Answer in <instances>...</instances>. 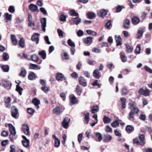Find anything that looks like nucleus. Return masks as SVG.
<instances>
[{
    "label": "nucleus",
    "instance_id": "f257e3e1",
    "mask_svg": "<svg viewBox=\"0 0 152 152\" xmlns=\"http://www.w3.org/2000/svg\"><path fill=\"white\" fill-rule=\"evenodd\" d=\"M11 115L14 118L17 119L19 117L18 110L15 106H12L11 109Z\"/></svg>",
    "mask_w": 152,
    "mask_h": 152
},
{
    "label": "nucleus",
    "instance_id": "cd10ccee",
    "mask_svg": "<svg viewBox=\"0 0 152 152\" xmlns=\"http://www.w3.org/2000/svg\"><path fill=\"white\" fill-rule=\"evenodd\" d=\"M126 99L125 97H121L120 99V102L121 103L122 107L123 109H124L126 107Z\"/></svg>",
    "mask_w": 152,
    "mask_h": 152
},
{
    "label": "nucleus",
    "instance_id": "6ab92c4d",
    "mask_svg": "<svg viewBox=\"0 0 152 152\" xmlns=\"http://www.w3.org/2000/svg\"><path fill=\"white\" fill-rule=\"evenodd\" d=\"M32 102L34 104L37 109L39 108V105L40 103V101L38 99L36 98H34L33 99L32 101Z\"/></svg>",
    "mask_w": 152,
    "mask_h": 152
},
{
    "label": "nucleus",
    "instance_id": "423d86ee",
    "mask_svg": "<svg viewBox=\"0 0 152 152\" xmlns=\"http://www.w3.org/2000/svg\"><path fill=\"white\" fill-rule=\"evenodd\" d=\"M22 130L26 135H30L29 128L27 124H24L22 125Z\"/></svg>",
    "mask_w": 152,
    "mask_h": 152
},
{
    "label": "nucleus",
    "instance_id": "c85d7f7f",
    "mask_svg": "<svg viewBox=\"0 0 152 152\" xmlns=\"http://www.w3.org/2000/svg\"><path fill=\"white\" fill-rule=\"evenodd\" d=\"M69 15L71 16H78L79 14L74 9L70 10L68 12Z\"/></svg>",
    "mask_w": 152,
    "mask_h": 152
},
{
    "label": "nucleus",
    "instance_id": "5fc2aeb1",
    "mask_svg": "<svg viewBox=\"0 0 152 152\" xmlns=\"http://www.w3.org/2000/svg\"><path fill=\"white\" fill-rule=\"evenodd\" d=\"M4 15L5 18L6 20H11L12 16L11 14H10L8 13H6Z\"/></svg>",
    "mask_w": 152,
    "mask_h": 152
},
{
    "label": "nucleus",
    "instance_id": "6e6552de",
    "mask_svg": "<svg viewBox=\"0 0 152 152\" xmlns=\"http://www.w3.org/2000/svg\"><path fill=\"white\" fill-rule=\"evenodd\" d=\"M39 35L38 33H34L31 36V40L33 41L36 42V44H38L39 40V38L38 37Z\"/></svg>",
    "mask_w": 152,
    "mask_h": 152
},
{
    "label": "nucleus",
    "instance_id": "473e14b6",
    "mask_svg": "<svg viewBox=\"0 0 152 152\" xmlns=\"http://www.w3.org/2000/svg\"><path fill=\"white\" fill-rule=\"evenodd\" d=\"M103 120L104 124L109 123L111 121V119L109 118L106 116H104Z\"/></svg>",
    "mask_w": 152,
    "mask_h": 152
},
{
    "label": "nucleus",
    "instance_id": "1a4fd4ad",
    "mask_svg": "<svg viewBox=\"0 0 152 152\" xmlns=\"http://www.w3.org/2000/svg\"><path fill=\"white\" fill-rule=\"evenodd\" d=\"M69 99L70 103L72 104H75L78 102V100L73 94H71L69 96Z\"/></svg>",
    "mask_w": 152,
    "mask_h": 152
},
{
    "label": "nucleus",
    "instance_id": "9d476101",
    "mask_svg": "<svg viewBox=\"0 0 152 152\" xmlns=\"http://www.w3.org/2000/svg\"><path fill=\"white\" fill-rule=\"evenodd\" d=\"M28 8L33 12H39L37 6L33 4H31L29 5Z\"/></svg>",
    "mask_w": 152,
    "mask_h": 152
},
{
    "label": "nucleus",
    "instance_id": "864d4df0",
    "mask_svg": "<svg viewBox=\"0 0 152 152\" xmlns=\"http://www.w3.org/2000/svg\"><path fill=\"white\" fill-rule=\"evenodd\" d=\"M40 22L41 23L42 26H46V19L45 18H42Z\"/></svg>",
    "mask_w": 152,
    "mask_h": 152
},
{
    "label": "nucleus",
    "instance_id": "4468645a",
    "mask_svg": "<svg viewBox=\"0 0 152 152\" xmlns=\"http://www.w3.org/2000/svg\"><path fill=\"white\" fill-rule=\"evenodd\" d=\"M115 39L116 43V46H118L121 45L122 44V39L120 35L117 36H115Z\"/></svg>",
    "mask_w": 152,
    "mask_h": 152
},
{
    "label": "nucleus",
    "instance_id": "4c0bfd02",
    "mask_svg": "<svg viewBox=\"0 0 152 152\" xmlns=\"http://www.w3.org/2000/svg\"><path fill=\"white\" fill-rule=\"evenodd\" d=\"M39 54L40 56L43 59H45L46 58V55L45 51L44 50H42L39 52Z\"/></svg>",
    "mask_w": 152,
    "mask_h": 152
},
{
    "label": "nucleus",
    "instance_id": "49530a36",
    "mask_svg": "<svg viewBox=\"0 0 152 152\" xmlns=\"http://www.w3.org/2000/svg\"><path fill=\"white\" fill-rule=\"evenodd\" d=\"M133 143L134 144H136L137 145H142V143L143 142L139 141L138 139L136 138L133 139Z\"/></svg>",
    "mask_w": 152,
    "mask_h": 152
},
{
    "label": "nucleus",
    "instance_id": "f704fd0d",
    "mask_svg": "<svg viewBox=\"0 0 152 152\" xmlns=\"http://www.w3.org/2000/svg\"><path fill=\"white\" fill-rule=\"evenodd\" d=\"M89 115L90 114L89 113H87L86 114H84V119L85 121L86 122L87 124L88 123L90 120Z\"/></svg>",
    "mask_w": 152,
    "mask_h": 152
},
{
    "label": "nucleus",
    "instance_id": "774afa93",
    "mask_svg": "<svg viewBox=\"0 0 152 152\" xmlns=\"http://www.w3.org/2000/svg\"><path fill=\"white\" fill-rule=\"evenodd\" d=\"M15 146L14 145H11L10 146V152H15Z\"/></svg>",
    "mask_w": 152,
    "mask_h": 152
},
{
    "label": "nucleus",
    "instance_id": "79ce46f5",
    "mask_svg": "<svg viewBox=\"0 0 152 152\" xmlns=\"http://www.w3.org/2000/svg\"><path fill=\"white\" fill-rule=\"evenodd\" d=\"M87 18L90 19H92L96 16L94 12H88L87 14Z\"/></svg>",
    "mask_w": 152,
    "mask_h": 152
},
{
    "label": "nucleus",
    "instance_id": "ddd939ff",
    "mask_svg": "<svg viewBox=\"0 0 152 152\" xmlns=\"http://www.w3.org/2000/svg\"><path fill=\"white\" fill-rule=\"evenodd\" d=\"M121 60L123 62H125L127 61V58L126 56L125 53L123 51L121 52L120 54Z\"/></svg>",
    "mask_w": 152,
    "mask_h": 152
},
{
    "label": "nucleus",
    "instance_id": "603ef678",
    "mask_svg": "<svg viewBox=\"0 0 152 152\" xmlns=\"http://www.w3.org/2000/svg\"><path fill=\"white\" fill-rule=\"evenodd\" d=\"M66 16L63 14H61L60 15L59 20L61 21L64 22L66 20Z\"/></svg>",
    "mask_w": 152,
    "mask_h": 152
},
{
    "label": "nucleus",
    "instance_id": "69168bd1",
    "mask_svg": "<svg viewBox=\"0 0 152 152\" xmlns=\"http://www.w3.org/2000/svg\"><path fill=\"white\" fill-rule=\"evenodd\" d=\"M83 134L81 133L80 134H78V141L79 143H80L81 140H82Z\"/></svg>",
    "mask_w": 152,
    "mask_h": 152
},
{
    "label": "nucleus",
    "instance_id": "c9c22d12",
    "mask_svg": "<svg viewBox=\"0 0 152 152\" xmlns=\"http://www.w3.org/2000/svg\"><path fill=\"white\" fill-rule=\"evenodd\" d=\"M141 50V46L140 44L137 45L136 48L134 50V53L136 55L139 54L140 53Z\"/></svg>",
    "mask_w": 152,
    "mask_h": 152
},
{
    "label": "nucleus",
    "instance_id": "09e8293b",
    "mask_svg": "<svg viewBox=\"0 0 152 152\" xmlns=\"http://www.w3.org/2000/svg\"><path fill=\"white\" fill-rule=\"evenodd\" d=\"M29 68L30 69H34L37 68L38 65L35 64L30 63L29 65Z\"/></svg>",
    "mask_w": 152,
    "mask_h": 152
},
{
    "label": "nucleus",
    "instance_id": "7c9ffc66",
    "mask_svg": "<svg viewBox=\"0 0 152 152\" xmlns=\"http://www.w3.org/2000/svg\"><path fill=\"white\" fill-rule=\"evenodd\" d=\"M72 20L76 25H77L79 24L81 22V19L79 18L78 16H77V17L74 18H72Z\"/></svg>",
    "mask_w": 152,
    "mask_h": 152
},
{
    "label": "nucleus",
    "instance_id": "412c9836",
    "mask_svg": "<svg viewBox=\"0 0 152 152\" xmlns=\"http://www.w3.org/2000/svg\"><path fill=\"white\" fill-rule=\"evenodd\" d=\"M3 86H4L5 88L7 89H10L11 86V84L10 82L8 81H5L4 83H3Z\"/></svg>",
    "mask_w": 152,
    "mask_h": 152
},
{
    "label": "nucleus",
    "instance_id": "f8f14e48",
    "mask_svg": "<svg viewBox=\"0 0 152 152\" xmlns=\"http://www.w3.org/2000/svg\"><path fill=\"white\" fill-rule=\"evenodd\" d=\"M140 19L137 16H133L131 19L132 23L134 25H137L140 22Z\"/></svg>",
    "mask_w": 152,
    "mask_h": 152
},
{
    "label": "nucleus",
    "instance_id": "a211bd4d",
    "mask_svg": "<svg viewBox=\"0 0 152 152\" xmlns=\"http://www.w3.org/2000/svg\"><path fill=\"white\" fill-rule=\"evenodd\" d=\"M91 112L92 114L98 112L99 110V106L97 105H95L91 107Z\"/></svg>",
    "mask_w": 152,
    "mask_h": 152
},
{
    "label": "nucleus",
    "instance_id": "37998d69",
    "mask_svg": "<svg viewBox=\"0 0 152 152\" xmlns=\"http://www.w3.org/2000/svg\"><path fill=\"white\" fill-rule=\"evenodd\" d=\"M22 143L23 146L26 147H28L29 146V141L28 140H22Z\"/></svg>",
    "mask_w": 152,
    "mask_h": 152
},
{
    "label": "nucleus",
    "instance_id": "338daca9",
    "mask_svg": "<svg viewBox=\"0 0 152 152\" xmlns=\"http://www.w3.org/2000/svg\"><path fill=\"white\" fill-rule=\"evenodd\" d=\"M147 15V14L145 12H142L141 15V18L142 20H144L145 19L146 16Z\"/></svg>",
    "mask_w": 152,
    "mask_h": 152
},
{
    "label": "nucleus",
    "instance_id": "5701e85b",
    "mask_svg": "<svg viewBox=\"0 0 152 152\" xmlns=\"http://www.w3.org/2000/svg\"><path fill=\"white\" fill-rule=\"evenodd\" d=\"M21 72L19 74V76L23 77H25L27 73L26 70L24 67H22L21 68Z\"/></svg>",
    "mask_w": 152,
    "mask_h": 152
},
{
    "label": "nucleus",
    "instance_id": "680f3d73",
    "mask_svg": "<svg viewBox=\"0 0 152 152\" xmlns=\"http://www.w3.org/2000/svg\"><path fill=\"white\" fill-rule=\"evenodd\" d=\"M128 93V91L126 88H124L122 89L121 92V94L122 95H126Z\"/></svg>",
    "mask_w": 152,
    "mask_h": 152
},
{
    "label": "nucleus",
    "instance_id": "e2e57ef3",
    "mask_svg": "<svg viewBox=\"0 0 152 152\" xmlns=\"http://www.w3.org/2000/svg\"><path fill=\"white\" fill-rule=\"evenodd\" d=\"M70 76L72 78H77L78 77V75L75 72H74L70 74Z\"/></svg>",
    "mask_w": 152,
    "mask_h": 152
},
{
    "label": "nucleus",
    "instance_id": "0e129e2a",
    "mask_svg": "<svg viewBox=\"0 0 152 152\" xmlns=\"http://www.w3.org/2000/svg\"><path fill=\"white\" fill-rule=\"evenodd\" d=\"M145 69L147 72L150 73H152V69L148 66L145 65Z\"/></svg>",
    "mask_w": 152,
    "mask_h": 152
},
{
    "label": "nucleus",
    "instance_id": "4d7b16f0",
    "mask_svg": "<svg viewBox=\"0 0 152 152\" xmlns=\"http://www.w3.org/2000/svg\"><path fill=\"white\" fill-rule=\"evenodd\" d=\"M27 112L29 114L32 115L34 113L35 110L31 108H29L27 109Z\"/></svg>",
    "mask_w": 152,
    "mask_h": 152
},
{
    "label": "nucleus",
    "instance_id": "20e7f679",
    "mask_svg": "<svg viewBox=\"0 0 152 152\" xmlns=\"http://www.w3.org/2000/svg\"><path fill=\"white\" fill-rule=\"evenodd\" d=\"M70 119L67 117H65L62 122V126L65 129H67L69 126Z\"/></svg>",
    "mask_w": 152,
    "mask_h": 152
},
{
    "label": "nucleus",
    "instance_id": "c756f323",
    "mask_svg": "<svg viewBox=\"0 0 152 152\" xmlns=\"http://www.w3.org/2000/svg\"><path fill=\"white\" fill-rule=\"evenodd\" d=\"M19 45L22 48L25 47V40L23 38H21L20 39L19 41Z\"/></svg>",
    "mask_w": 152,
    "mask_h": 152
},
{
    "label": "nucleus",
    "instance_id": "b1692460",
    "mask_svg": "<svg viewBox=\"0 0 152 152\" xmlns=\"http://www.w3.org/2000/svg\"><path fill=\"white\" fill-rule=\"evenodd\" d=\"M11 39L12 42L15 45H16L18 44V40L16 39L15 36L14 34L11 35Z\"/></svg>",
    "mask_w": 152,
    "mask_h": 152
},
{
    "label": "nucleus",
    "instance_id": "f3484780",
    "mask_svg": "<svg viewBox=\"0 0 152 152\" xmlns=\"http://www.w3.org/2000/svg\"><path fill=\"white\" fill-rule=\"evenodd\" d=\"M125 129L128 133H130L134 130V126L132 125H127L126 126Z\"/></svg>",
    "mask_w": 152,
    "mask_h": 152
},
{
    "label": "nucleus",
    "instance_id": "2f4dec72",
    "mask_svg": "<svg viewBox=\"0 0 152 152\" xmlns=\"http://www.w3.org/2000/svg\"><path fill=\"white\" fill-rule=\"evenodd\" d=\"M28 26L31 27L32 24V16L30 13H28Z\"/></svg>",
    "mask_w": 152,
    "mask_h": 152
},
{
    "label": "nucleus",
    "instance_id": "aec40b11",
    "mask_svg": "<svg viewBox=\"0 0 152 152\" xmlns=\"http://www.w3.org/2000/svg\"><path fill=\"white\" fill-rule=\"evenodd\" d=\"M93 37H87L83 39V40L84 43L86 44H90L91 42L92 41Z\"/></svg>",
    "mask_w": 152,
    "mask_h": 152
},
{
    "label": "nucleus",
    "instance_id": "a878e982",
    "mask_svg": "<svg viewBox=\"0 0 152 152\" xmlns=\"http://www.w3.org/2000/svg\"><path fill=\"white\" fill-rule=\"evenodd\" d=\"M82 91L83 90L81 87L79 85H77L76 88V93L77 94L78 96H80Z\"/></svg>",
    "mask_w": 152,
    "mask_h": 152
},
{
    "label": "nucleus",
    "instance_id": "de8ad7c7",
    "mask_svg": "<svg viewBox=\"0 0 152 152\" xmlns=\"http://www.w3.org/2000/svg\"><path fill=\"white\" fill-rule=\"evenodd\" d=\"M119 125V122L117 120L114 121L111 124V126L113 128L116 127L117 126H118Z\"/></svg>",
    "mask_w": 152,
    "mask_h": 152
},
{
    "label": "nucleus",
    "instance_id": "ea45409f",
    "mask_svg": "<svg viewBox=\"0 0 152 152\" xmlns=\"http://www.w3.org/2000/svg\"><path fill=\"white\" fill-rule=\"evenodd\" d=\"M139 138L140 142H143L142 143V145H144L145 143V135L144 134H141L139 136Z\"/></svg>",
    "mask_w": 152,
    "mask_h": 152
},
{
    "label": "nucleus",
    "instance_id": "4be33fe9",
    "mask_svg": "<svg viewBox=\"0 0 152 152\" xmlns=\"http://www.w3.org/2000/svg\"><path fill=\"white\" fill-rule=\"evenodd\" d=\"M64 78V75L60 73H58L56 76V78L57 81H62Z\"/></svg>",
    "mask_w": 152,
    "mask_h": 152
},
{
    "label": "nucleus",
    "instance_id": "a19ab883",
    "mask_svg": "<svg viewBox=\"0 0 152 152\" xmlns=\"http://www.w3.org/2000/svg\"><path fill=\"white\" fill-rule=\"evenodd\" d=\"M143 34V29L142 28H140L138 30L137 33V38L141 37Z\"/></svg>",
    "mask_w": 152,
    "mask_h": 152
},
{
    "label": "nucleus",
    "instance_id": "8fccbe9b",
    "mask_svg": "<svg viewBox=\"0 0 152 152\" xmlns=\"http://www.w3.org/2000/svg\"><path fill=\"white\" fill-rule=\"evenodd\" d=\"M126 52L129 53L130 52H132L133 50V47H130L128 44L126 45Z\"/></svg>",
    "mask_w": 152,
    "mask_h": 152
},
{
    "label": "nucleus",
    "instance_id": "39448f33",
    "mask_svg": "<svg viewBox=\"0 0 152 152\" xmlns=\"http://www.w3.org/2000/svg\"><path fill=\"white\" fill-rule=\"evenodd\" d=\"M150 92V91L149 90L146 89L144 90L142 88H140L138 91V93L139 94L144 95L145 96H149Z\"/></svg>",
    "mask_w": 152,
    "mask_h": 152
},
{
    "label": "nucleus",
    "instance_id": "dca6fc26",
    "mask_svg": "<svg viewBox=\"0 0 152 152\" xmlns=\"http://www.w3.org/2000/svg\"><path fill=\"white\" fill-rule=\"evenodd\" d=\"M8 126L9 128V130L10 132V133L15 135L16 134V131L14 127L11 124H9Z\"/></svg>",
    "mask_w": 152,
    "mask_h": 152
},
{
    "label": "nucleus",
    "instance_id": "bf43d9fd",
    "mask_svg": "<svg viewBox=\"0 0 152 152\" xmlns=\"http://www.w3.org/2000/svg\"><path fill=\"white\" fill-rule=\"evenodd\" d=\"M96 136L98 139V141H100L102 139V136L101 134L99 132H96L95 134Z\"/></svg>",
    "mask_w": 152,
    "mask_h": 152
},
{
    "label": "nucleus",
    "instance_id": "0eeeda50",
    "mask_svg": "<svg viewBox=\"0 0 152 152\" xmlns=\"http://www.w3.org/2000/svg\"><path fill=\"white\" fill-rule=\"evenodd\" d=\"M78 82L83 87H85L87 85L86 80L83 77L80 76L78 78Z\"/></svg>",
    "mask_w": 152,
    "mask_h": 152
},
{
    "label": "nucleus",
    "instance_id": "9b49d317",
    "mask_svg": "<svg viewBox=\"0 0 152 152\" xmlns=\"http://www.w3.org/2000/svg\"><path fill=\"white\" fill-rule=\"evenodd\" d=\"M52 137L54 140V146L55 147L58 148L59 147L60 145V141L56 137L55 135L53 134Z\"/></svg>",
    "mask_w": 152,
    "mask_h": 152
},
{
    "label": "nucleus",
    "instance_id": "393cba45",
    "mask_svg": "<svg viewBox=\"0 0 152 152\" xmlns=\"http://www.w3.org/2000/svg\"><path fill=\"white\" fill-rule=\"evenodd\" d=\"M107 12L106 10L103 9L100 11V12L99 13H97V15L102 17H103L107 15Z\"/></svg>",
    "mask_w": 152,
    "mask_h": 152
},
{
    "label": "nucleus",
    "instance_id": "2eb2a0df",
    "mask_svg": "<svg viewBox=\"0 0 152 152\" xmlns=\"http://www.w3.org/2000/svg\"><path fill=\"white\" fill-rule=\"evenodd\" d=\"M130 24V22L129 20L128 19H126L124 22L123 26L125 28L128 29L129 28Z\"/></svg>",
    "mask_w": 152,
    "mask_h": 152
},
{
    "label": "nucleus",
    "instance_id": "a18cd8bd",
    "mask_svg": "<svg viewBox=\"0 0 152 152\" xmlns=\"http://www.w3.org/2000/svg\"><path fill=\"white\" fill-rule=\"evenodd\" d=\"M87 34L92 36H96L97 35V33L94 31L91 30H87L86 31Z\"/></svg>",
    "mask_w": 152,
    "mask_h": 152
},
{
    "label": "nucleus",
    "instance_id": "13d9d810",
    "mask_svg": "<svg viewBox=\"0 0 152 152\" xmlns=\"http://www.w3.org/2000/svg\"><path fill=\"white\" fill-rule=\"evenodd\" d=\"M67 43L69 46H70L71 47H75V45L74 43V42H72V40L70 39H69L68 40Z\"/></svg>",
    "mask_w": 152,
    "mask_h": 152
},
{
    "label": "nucleus",
    "instance_id": "6e6d98bb",
    "mask_svg": "<svg viewBox=\"0 0 152 152\" xmlns=\"http://www.w3.org/2000/svg\"><path fill=\"white\" fill-rule=\"evenodd\" d=\"M41 89L45 93H47L50 90V88L46 86H42Z\"/></svg>",
    "mask_w": 152,
    "mask_h": 152
},
{
    "label": "nucleus",
    "instance_id": "c03bdc74",
    "mask_svg": "<svg viewBox=\"0 0 152 152\" xmlns=\"http://www.w3.org/2000/svg\"><path fill=\"white\" fill-rule=\"evenodd\" d=\"M35 77V74L33 72H31L28 76V78L30 80H33Z\"/></svg>",
    "mask_w": 152,
    "mask_h": 152
},
{
    "label": "nucleus",
    "instance_id": "72a5a7b5",
    "mask_svg": "<svg viewBox=\"0 0 152 152\" xmlns=\"http://www.w3.org/2000/svg\"><path fill=\"white\" fill-rule=\"evenodd\" d=\"M1 69L3 72H8L9 70V67L7 65H3L1 66Z\"/></svg>",
    "mask_w": 152,
    "mask_h": 152
},
{
    "label": "nucleus",
    "instance_id": "bb28decb",
    "mask_svg": "<svg viewBox=\"0 0 152 152\" xmlns=\"http://www.w3.org/2000/svg\"><path fill=\"white\" fill-rule=\"evenodd\" d=\"M100 72L99 71L98 69H95L93 73V76L96 79H99L100 77Z\"/></svg>",
    "mask_w": 152,
    "mask_h": 152
},
{
    "label": "nucleus",
    "instance_id": "052dcab7",
    "mask_svg": "<svg viewBox=\"0 0 152 152\" xmlns=\"http://www.w3.org/2000/svg\"><path fill=\"white\" fill-rule=\"evenodd\" d=\"M9 11L11 13H13L15 12V10L14 7L12 6H10L8 9Z\"/></svg>",
    "mask_w": 152,
    "mask_h": 152
},
{
    "label": "nucleus",
    "instance_id": "3c124183",
    "mask_svg": "<svg viewBox=\"0 0 152 152\" xmlns=\"http://www.w3.org/2000/svg\"><path fill=\"white\" fill-rule=\"evenodd\" d=\"M3 58L4 61H7L9 59V56L7 53L4 52L3 54Z\"/></svg>",
    "mask_w": 152,
    "mask_h": 152
},
{
    "label": "nucleus",
    "instance_id": "58836bf2",
    "mask_svg": "<svg viewBox=\"0 0 152 152\" xmlns=\"http://www.w3.org/2000/svg\"><path fill=\"white\" fill-rule=\"evenodd\" d=\"M15 90L19 93L20 95H22V91L23 90V88L21 87L18 85H16Z\"/></svg>",
    "mask_w": 152,
    "mask_h": 152
},
{
    "label": "nucleus",
    "instance_id": "7ed1b4c3",
    "mask_svg": "<svg viewBox=\"0 0 152 152\" xmlns=\"http://www.w3.org/2000/svg\"><path fill=\"white\" fill-rule=\"evenodd\" d=\"M64 108L61 106H56L53 109V112L54 114L59 115L64 111Z\"/></svg>",
    "mask_w": 152,
    "mask_h": 152
},
{
    "label": "nucleus",
    "instance_id": "e433bc0d",
    "mask_svg": "<svg viewBox=\"0 0 152 152\" xmlns=\"http://www.w3.org/2000/svg\"><path fill=\"white\" fill-rule=\"evenodd\" d=\"M31 59L32 61L37 62L39 60V58L36 55L34 54L31 56Z\"/></svg>",
    "mask_w": 152,
    "mask_h": 152
},
{
    "label": "nucleus",
    "instance_id": "f03ea898",
    "mask_svg": "<svg viewBox=\"0 0 152 152\" xmlns=\"http://www.w3.org/2000/svg\"><path fill=\"white\" fill-rule=\"evenodd\" d=\"M130 109H131V111L129 114V119L130 118H133L134 114L137 113L139 111L138 108L136 106L132 107V108Z\"/></svg>",
    "mask_w": 152,
    "mask_h": 152
}]
</instances>
